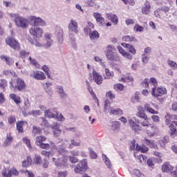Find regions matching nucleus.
<instances>
[{
	"label": "nucleus",
	"mask_w": 177,
	"mask_h": 177,
	"mask_svg": "<svg viewBox=\"0 0 177 177\" xmlns=\"http://www.w3.org/2000/svg\"><path fill=\"white\" fill-rule=\"evenodd\" d=\"M90 151V158H92L93 160H96L97 158V154L95 151H93V149H89Z\"/></svg>",
	"instance_id": "nucleus-57"
},
{
	"label": "nucleus",
	"mask_w": 177,
	"mask_h": 177,
	"mask_svg": "<svg viewBox=\"0 0 177 177\" xmlns=\"http://www.w3.org/2000/svg\"><path fill=\"white\" fill-rule=\"evenodd\" d=\"M10 19L14 20L15 26L21 28H27L28 27V19L24 17L19 16V14L10 13L8 14Z\"/></svg>",
	"instance_id": "nucleus-2"
},
{
	"label": "nucleus",
	"mask_w": 177,
	"mask_h": 177,
	"mask_svg": "<svg viewBox=\"0 0 177 177\" xmlns=\"http://www.w3.org/2000/svg\"><path fill=\"white\" fill-rule=\"evenodd\" d=\"M55 34L57 35V39L59 45L63 44V42H64L63 29L62 28H57L56 29Z\"/></svg>",
	"instance_id": "nucleus-21"
},
{
	"label": "nucleus",
	"mask_w": 177,
	"mask_h": 177,
	"mask_svg": "<svg viewBox=\"0 0 177 177\" xmlns=\"http://www.w3.org/2000/svg\"><path fill=\"white\" fill-rule=\"evenodd\" d=\"M93 17L95 19L96 22L99 26L103 27V26H106V22L104 21V18L102 17V14L95 12L93 13Z\"/></svg>",
	"instance_id": "nucleus-19"
},
{
	"label": "nucleus",
	"mask_w": 177,
	"mask_h": 177,
	"mask_svg": "<svg viewBox=\"0 0 177 177\" xmlns=\"http://www.w3.org/2000/svg\"><path fill=\"white\" fill-rule=\"evenodd\" d=\"M133 99L135 100V102L139 103V102H140V93L136 92L133 95Z\"/></svg>",
	"instance_id": "nucleus-53"
},
{
	"label": "nucleus",
	"mask_w": 177,
	"mask_h": 177,
	"mask_svg": "<svg viewBox=\"0 0 177 177\" xmlns=\"http://www.w3.org/2000/svg\"><path fill=\"white\" fill-rule=\"evenodd\" d=\"M120 125H121L120 122H118V121L113 122L112 126H111L113 131H114L115 132H118V131H120Z\"/></svg>",
	"instance_id": "nucleus-38"
},
{
	"label": "nucleus",
	"mask_w": 177,
	"mask_h": 177,
	"mask_svg": "<svg viewBox=\"0 0 177 177\" xmlns=\"http://www.w3.org/2000/svg\"><path fill=\"white\" fill-rule=\"evenodd\" d=\"M102 160L106 165L107 168H111V161L105 154H102Z\"/></svg>",
	"instance_id": "nucleus-37"
},
{
	"label": "nucleus",
	"mask_w": 177,
	"mask_h": 177,
	"mask_svg": "<svg viewBox=\"0 0 177 177\" xmlns=\"http://www.w3.org/2000/svg\"><path fill=\"white\" fill-rule=\"evenodd\" d=\"M8 123L10 124V125H12V124H15V122H16V117L13 115H10L8 118Z\"/></svg>",
	"instance_id": "nucleus-60"
},
{
	"label": "nucleus",
	"mask_w": 177,
	"mask_h": 177,
	"mask_svg": "<svg viewBox=\"0 0 177 177\" xmlns=\"http://www.w3.org/2000/svg\"><path fill=\"white\" fill-rule=\"evenodd\" d=\"M134 157H136L137 158V160H138V161L140 162V164H142L143 162H146V161L147 160V156H146L143 154L137 155L136 152H134Z\"/></svg>",
	"instance_id": "nucleus-30"
},
{
	"label": "nucleus",
	"mask_w": 177,
	"mask_h": 177,
	"mask_svg": "<svg viewBox=\"0 0 177 177\" xmlns=\"http://www.w3.org/2000/svg\"><path fill=\"white\" fill-rule=\"evenodd\" d=\"M135 39V37H131L129 35H126L122 37V41H124V42H133Z\"/></svg>",
	"instance_id": "nucleus-46"
},
{
	"label": "nucleus",
	"mask_w": 177,
	"mask_h": 177,
	"mask_svg": "<svg viewBox=\"0 0 177 177\" xmlns=\"http://www.w3.org/2000/svg\"><path fill=\"white\" fill-rule=\"evenodd\" d=\"M55 118H56V120H57L58 121H61V122L66 120V118H64V116H63L62 113L60 114L57 113V112L55 113Z\"/></svg>",
	"instance_id": "nucleus-51"
},
{
	"label": "nucleus",
	"mask_w": 177,
	"mask_h": 177,
	"mask_svg": "<svg viewBox=\"0 0 177 177\" xmlns=\"http://www.w3.org/2000/svg\"><path fill=\"white\" fill-rule=\"evenodd\" d=\"M93 75V80L97 84V85H102L103 83V76L100 75L99 73L95 71V69H93L92 72Z\"/></svg>",
	"instance_id": "nucleus-17"
},
{
	"label": "nucleus",
	"mask_w": 177,
	"mask_h": 177,
	"mask_svg": "<svg viewBox=\"0 0 177 177\" xmlns=\"http://www.w3.org/2000/svg\"><path fill=\"white\" fill-rule=\"evenodd\" d=\"M89 37L91 39H97V38H99V32H97L96 30H94L90 32Z\"/></svg>",
	"instance_id": "nucleus-45"
},
{
	"label": "nucleus",
	"mask_w": 177,
	"mask_h": 177,
	"mask_svg": "<svg viewBox=\"0 0 177 177\" xmlns=\"http://www.w3.org/2000/svg\"><path fill=\"white\" fill-rule=\"evenodd\" d=\"M162 172H169V174H171L172 176L177 177V166L176 167V169H174L172 165L168 162H165L162 165Z\"/></svg>",
	"instance_id": "nucleus-7"
},
{
	"label": "nucleus",
	"mask_w": 177,
	"mask_h": 177,
	"mask_svg": "<svg viewBox=\"0 0 177 177\" xmlns=\"http://www.w3.org/2000/svg\"><path fill=\"white\" fill-rule=\"evenodd\" d=\"M45 140H46V138H45L44 136H37L36 138L35 144L37 145V146H40L41 145H42L43 142H45Z\"/></svg>",
	"instance_id": "nucleus-39"
},
{
	"label": "nucleus",
	"mask_w": 177,
	"mask_h": 177,
	"mask_svg": "<svg viewBox=\"0 0 177 177\" xmlns=\"http://www.w3.org/2000/svg\"><path fill=\"white\" fill-rule=\"evenodd\" d=\"M26 82H24V80H23V79L18 77L16 80V85L14 86L13 85V81L11 80L10 82V88L14 89V91H19V92H21V91H24V89H26Z\"/></svg>",
	"instance_id": "nucleus-4"
},
{
	"label": "nucleus",
	"mask_w": 177,
	"mask_h": 177,
	"mask_svg": "<svg viewBox=\"0 0 177 177\" xmlns=\"http://www.w3.org/2000/svg\"><path fill=\"white\" fill-rule=\"evenodd\" d=\"M56 111L53 113L50 109H48L44 111L46 117H48V118H55V117H56Z\"/></svg>",
	"instance_id": "nucleus-35"
},
{
	"label": "nucleus",
	"mask_w": 177,
	"mask_h": 177,
	"mask_svg": "<svg viewBox=\"0 0 177 177\" xmlns=\"http://www.w3.org/2000/svg\"><path fill=\"white\" fill-rule=\"evenodd\" d=\"M24 143H25V145H26L27 147H28L29 150H31V149H32V147H31V143L30 142V140L25 137L22 139Z\"/></svg>",
	"instance_id": "nucleus-49"
},
{
	"label": "nucleus",
	"mask_w": 177,
	"mask_h": 177,
	"mask_svg": "<svg viewBox=\"0 0 177 177\" xmlns=\"http://www.w3.org/2000/svg\"><path fill=\"white\" fill-rule=\"evenodd\" d=\"M8 86V82L6 80H1L0 81V88L5 89Z\"/></svg>",
	"instance_id": "nucleus-58"
},
{
	"label": "nucleus",
	"mask_w": 177,
	"mask_h": 177,
	"mask_svg": "<svg viewBox=\"0 0 177 177\" xmlns=\"http://www.w3.org/2000/svg\"><path fill=\"white\" fill-rule=\"evenodd\" d=\"M29 20L30 21H33V26H35L36 27H38V26H40L41 27H45V26H46V22H45V21L41 17L30 16L29 17Z\"/></svg>",
	"instance_id": "nucleus-12"
},
{
	"label": "nucleus",
	"mask_w": 177,
	"mask_h": 177,
	"mask_svg": "<svg viewBox=\"0 0 177 177\" xmlns=\"http://www.w3.org/2000/svg\"><path fill=\"white\" fill-rule=\"evenodd\" d=\"M167 64H168V66H169V67H171V68H172V70H177V64H176V62L169 59L167 61Z\"/></svg>",
	"instance_id": "nucleus-43"
},
{
	"label": "nucleus",
	"mask_w": 177,
	"mask_h": 177,
	"mask_svg": "<svg viewBox=\"0 0 177 177\" xmlns=\"http://www.w3.org/2000/svg\"><path fill=\"white\" fill-rule=\"evenodd\" d=\"M126 82H133V77L131 76L129 74H127L126 76H124Z\"/></svg>",
	"instance_id": "nucleus-63"
},
{
	"label": "nucleus",
	"mask_w": 177,
	"mask_h": 177,
	"mask_svg": "<svg viewBox=\"0 0 177 177\" xmlns=\"http://www.w3.org/2000/svg\"><path fill=\"white\" fill-rule=\"evenodd\" d=\"M30 77H31L32 78H35V80H37L39 81H42L46 78L45 73H44V72L39 71H32L30 73Z\"/></svg>",
	"instance_id": "nucleus-15"
},
{
	"label": "nucleus",
	"mask_w": 177,
	"mask_h": 177,
	"mask_svg": "<svg viewBox=\"0 0 177 177\" xmlns=\"http://www.w3.org/2000/svg\"><path fill=\"white\" fill-rule=\"evenodd\" d=\"M137 110L138 111V112H142L145 110L146 111L149 113V114H158V111L153 110V108H151L150 104L147 103L145 104L144 108L142 106H138Z\"/></svg>",
	"instance_id": "nucleus-13"
},
{
	"label": "nucleus",
	"mask_w": 177,
	"mask_h": 177,
	"mask_svg": "<svg viewBox=\"0 0 177 177\" xmlns=\"http://www.w3.org/2000/svg\"><path fill=\"white\" fill-rule=\"evenodd\" d=\"M19 171L16 169V168L13 167L10 169H4L2 170L1 174L3 177H12V175H14L15 176H18L19 175Z\"/></svg>",
	"instance_id": "nucleus-14"
},
{
	"label": "nucleus",
	"mask_w": 177,
	"mask_h": 177,
	"mask_svg": "<svg viewBox=\"0 0 177 177\" xmlns=\"http://www.w3.org/2000/svg\"><path fill=\"white\" fill-rule=\"evenodd\" d=\"M29 42H30V44L35 45V46H37L38 48H44V44L35 41V42H33L32 40H30Z\"/></svg>",
	"instance_id": "nucleus-55"
},
{
	"label": "nucleus",
	"mask_w": 177,
	"mask_h": 177,
	"mask_svg": "<svg viewBox=\"0 0 177 177\" xmlns=\"http://www.w3.org/2000/svg\"><path fill=\"white\" fill-rule=\"evenodd\" d=\"M151 118L153 122H160V117L157 115H153Z\"/></svg>",
	"instance_id": "nucleus-62"
},
{
	"label": "nucleus",
	"mask_w": 177,
	"mask_h": 177,
	"mask_svg": "<svg viewBox=\"0 0 177 177\" xmlns=\"http://www.w3.org/2000/svg\"><path fill=\"white\" fill-rule=\"evenodd\" d=\"M68 28L69 32H75V34H78V23L74 19H71Z\"/></svg>",
	"instance_id": "nucleus-18"
},
{
	"label": "nucleus",
	"mask_w": 177,
	"mask_h": 177,
	"mask_svg": "<svg viewBox=\"0 0 177 177\" xmlns=\"http://www.w3.org/2000/svg\"><path fill=\"white\" fill-rule=\"evenodd\" d=\"M131 174L133 175H135V176L136 177H145L143 172L139 170V169H133V171H131Z\"/></svg>",
	"instance_id": "nucleus-36"
},
{
	"label": "nucleus",
	"mask_w": 177,
	"mask_h": 177,
	"mask_svg": "<svg viewBox=\"0 0 177 177\" xmlns=\"http://www.w3.org/2000/svg\"><path fill=\"white\" fill-rule=\"evenodd\" d=\"M73 146H81V142H77L74 140H71V144L68 146V149H73Z\"/></svg>",
	"instance_id": "nucleus-48"
},
{
	"label": "nucleus",
	"mask_w": 177,
	"mask_h": 177,
	"mask_svg": "<svg viewBox=\"0 0 177 177\" xmlns=\"http://www.w3.org/2000/svg\"><path fill=\"white\" fill-rule=\"evenodd\" d=\"M57 92L59 93V95L62 99H66L67 97V94L64 93V90L63 89V86H57L56 88Z\"/></svg>",
	"instance_id": "nucleus-32"
},
{
	"label": "nucleus",
	"mask_w": 177,
	"mask_h": 177,
	"mask_svg": "<svg viewBox=\"0 0 177 177\" xmlns=\"http://www.w3.org/2000/svg\"><path fill=\"white\" fill-rule=\"evenodd\" d=\"M129 125L131 131H133L136 135H139L140 133V131H142V126L136 124L133 120L129 119Z\"/></svg>",
	"instance_id": "nucleus-9"
},
{
	"label": "nucleus",
	"mask_w": 177,
	"mask_h": 177,
	"mask_svg": "<svg viewBox=\"0 0 177 177\" xmlns=\"http://www.w3.org/2000/svg\"><path fill=\"white\" fill-rule=\"evenodd\" d=\"M3 74L6 77H15L16 75V73L15 71H10L9 70H5Z\"/></svg>",
	"instance_id": "nucleus-47"
},
{
	"label": "nucleus",
	"mask_w": 177,
	"mask_h": 177,
	"mask_svg": "<svg viewBox=\"0 0 177 177\" xmlns=\"http://www.w3.org/2000/svg\"><path fill=\"white\" fill-rule=\"evenodd\" d=\"M28 60H30L31 64H33V66H35L36 68H40L41 66L38 62H37V60L31 58V57H28Z\"/></svg>",
	"instance_id": "nucleus-50"
},
{
	"label": "nucleus",
	"mask_w": 177,
	"mask_h": 177,
	"mask_svg": "<svg viewBox=\"0 0 177 177\" xmlns=\"http://www.w3.org/2000/svg\"><path fill=\"white\" fill-rule=\"evenodd\" d=\"M88 169V160L83 159L79 162L74 169L75 174H82Z\"/></svg>",
	"instance_id": "nucleus-5"
},
{
	"label": "nucleus",
	"mask_w": 177,
	"mask_h": 177,
	"mask_svg": "<svg viewBox=\"0 0 177 177\" xmlns=\"http://www.w3.org/2000/svg\"><path fill=\"white\" fill-rule=\"evenodd\" d=\"M143 88H148V91L151 92L152 96H162L167 93V89L163 87L157 88V80L154 77H151L150 80L146 78L141 83Z\"/></svg>",
	"instance_id": "nucleus-1"
},
{
	"label": "nucleus",
	"mask_w": 177,
	"mask_h": 177,
	"mask_svg": "<svg viewBox=\"0 0 177 177\" xmlns=\"http://www.w3.org/2000/svg\"><path fill=\"white\" fill-rule=\"evenodd\" d=\"M145 142L147 146H149V147H151V149H157L158 147L157 143H156L154 140L145 139Z\"/></svg>",
	"instance_id": "nucleus-33"
},
{
	"label": "nucleus",
	"mask_w": 177,
	"mask_h": 177,
	"mask_svg": "<svg viewBox=\"0 0 177 177\" xmlns=\"http://www.w3.org/2000/svg\"><path fill=\"white\" fill-rule=\"evenodd\" d=\"M136 115H137V117H138L139 118H142V120H149V116H147V115H146V113H145V111H142V112H137Z\"/></svg>",
	"instance_id": "nucleus-41"
},
{
	"label": "nucleus",
	"mask_w": 177,
	"mask_h": 177,
	"mask_svg": "<svg viewBox=\"0 0 177 177\" xmlns=\"http://www.w3.org/2000/svg\"><path fill=\"white\" fill-rule=\"evenodd\" d=\"M10 97L16 103V104H20L21 103V99L15 93L10 94Z\"/></svg>",
	"instance_id": "nucleus-34"
},
{
	"label": "nucleus",
	"mask_w": 177,
	"mask_h": 177,
	"mask_svg": "<svg viewBox=\"0 0 177 177\" xmlns=\"http://www.w3.org/2000/svg\"><path fill=\"white\" fill-rule=\"evenodd\" d=\"M32 132L33 133H35V135L38 134V133H41V128L39 127H37L35 126L32 127Z\"/></svg>",
	"instance_id": "nucleus-64"
},
{
	"label": "nucleus",
	"mask_w": 177,
	"mask_h": 177,
	"mask_svg": "<svg viewBox=\"0 0 177 177\" xmlns=\"http://www.w3.org/2000/svg\"><path fill=\"white\" fill-rule=\"evenodd\" d=\"M151 10V6L150 5V2L145 1L142 8V15H147L150 13V10Z\"/></svg>",
	"instance_id": "nucleus-22"
},
{
	"label": "nucleus",
	"mask_w": 177,
	"mask_h": 177,
	"mask_svg": "<svg viewBox=\"0 0 177 177\" xmlns=\"http://www.w3.org/2000/svg\"><path fill=\"white\" fill-rule=\"evenodd\" d=\"M6 44L9 45L10 48H12V49H15V50H19V49H20V44H19V41L15 40L13 37L6 38Z\"/></svg>",
	"instance_id": "nucleus-10"
},
{
	"label": "nucleus",
	"mask_w": 177,
	"mask_h": 177,
	"mask_svg": "<svg viewBox=\"0 0 177 177\" xmlns=\"http://www.w3.org/2000/svg\"><path fill=\"white\" fill-rule=\"evenodd\" d=\"M169 133L171 135V138H176L177 136V131H176V127H175V125H174V124H170L169 125Z\"/></svg>",
	"instance_id": "nucleus-28"
},
{
	"label": "nucleus",
	"mask_w": 177,
	"mask_h": 177,
	"mask_svg": "<svg viewBox=\"0 0 177 177\" xmlns=\"http://www.w3.org/2000/svg\"><path fill=\"white\" fill-rule=\"evenodd\" d=\"M44 38L46 39V43L44 44V48L46 49H49L52 45H53V40H52V34L46 33L44 35Z\"/></svg>",
	"instance_id": "nucleus-20"
},
{
	"label": "nucleus",
	"mask_w": 177,
	"mask_h": 177,
	"mask_svg": "<svg viewBox=\"0 0 177 177\" xmlns=\"http://www.w3.org/2000/svg\"><path fill=\"white\" fill-rule=\"evenodd\" d=\"M41 127H44V128H50V124H49V122H48V121L45 118H41Z\"/></svg>",
	"instance_id": "nucleus-42"
},
{
	"label": "nucleus",
	"mask_w": 177,
	"mask_h": 177,
	"mask_svg": "<svg viewBox=\"0 0 177 177\" xmlns=\"http://www.w3.org/2000/svg\"><path fill=\"white\" fill-rule=\"evenodd\" d=\"M41 70L44 71L45 74L48 76V78H50V74H49V67H48V66L44 65L41 66Z\"/></svg>",
	"instance_id": "nucleus-52"
},
{
	"label": "nucleus",
	"mask_w": 177,
	"mask_h": 177,
	"mask_svg": "<svg viewBox=\"0 0 177 177\" xmlns=\"http://www.w3.org/2000/svg\"><path fill=\"white\" fill-rule=\"evenodd\" d=\"M131 150H136L137 151H141V153H147L149 151V147L142 145L140 146L138 144L135 143V141L131 142V145H130Z\"/></svg>",
	"instance_id": "nucleus-11"
},
{
	"label": "nucleus",
	"mask_w": 177,
	"mask_h": 177,
	"mask_svg": "<svg viewBox=\"0 0 177 177\" xmlns=\"http://www.w3.org/2000/svg\"><path fill=\"white\" fill-rule=\"evenodd\" d=\"M12 140H13V138H12V136L9 135H7L6 139L4 141L3 146H4V147H6V146H9V145L12 143Z\"/></svg>",
	"instance_id": "nucleus-40"
},
{
	"label": "nucleus",
	"mask_w": 177,
	"mask_h": 177,
	"mask_svg": "<svg viewBox=\"0 0 177 177\" xmlns=\"http://www.w3.org/2000/svg\"><path fill=\"white\" fill-rule=\"evenodd\" d=\"M106 17L108 19H111V21L115 24V26H117L118 24V17L114 14L109 13L106 15Z\"/></svg>",
	"instance_id": "nucleus-29"
},
{
	"label": "nucleus",
	"mask_w": 177,
	"mask_h": 177,
	"mask_svg": "<svg viewBox=\"0 0 177 177\" xmlns=\"http://www.w3.org/2000/svg\"><path fill=\"white\" fill-rule=\"evenodd\" d=\"M41 156H45V157H52V156H53V153H52L51 151H42L41 152Z\"/></svg>",
	"instance_id": "nucleus-59"
},
{
	"label": "nucleus",
	"mask_w": 177,
	"mask_h": 177,
	"mask_svg": "<svg viewBox=\"0 0 177 177\" xmlns=\"http://www.w3.org/2000/svg\"><path fill=\"white\" fill-rule=\"evenodd\" d=\"M17 130L19 133H23L24 132V129L23 127L27 124V122L26 121H18L17 122Z\"/></svg>",
	"instance_id": "nucleus-26"
},
{
	"label": "nucleus",
	"mask_w": 177,
	"mask_h": 177,
	"mask_svg": "<svg viewBox=\"0 0 177 177\" xmlns=\"http://www.w3.org/2000/svg\"><path fill=\"white\" fill-rule=\"evenodd\" d=\"M134 31L136 32H143L145 31V28L138 24L134 26Z\"/></svg>",
	"instance_id": "nucleus-44"
},
{
	"label": "nucleus",
	"mask_w": 177,
	"mask_h": 177,
	"mask_svg": "<svg viewBox=\"0 0 177 177\" xmlns=\"http://www.w3.org/2000/svg\"><path fill=\"white\" fill-rule=\"evenodd\" d=\"M118 50L123 56V57H126V59H129V60H132V55L131 53L125 51V50L122 49V47L121 46H118Z\"/></svg>",
	"instance_id": "nucleus-23"
},
{
	"label": "nucleus",
	"mask_w": 177,
	"mask_h": 177,
	"mask_svg": "<svg viewBox=\"0 0 177 177\" xmlns=\"http://www.w3.org/2000/svg\"><path fill=\"white\" fill-rule=\"evenodd\" d=\"M149 59H150V57H149V55H146L145 54H143L142 55V63H145V64L149 62Z\"/></svg>",
	"instance_id": "nucleus-61"
},
{
	"label": "nucleus",
	"mask_w": 177,
	"mask_h": 177,
	"mask_svg": "<svg viewBox=\"0 0 177 177\" xmlns=\"http://www.w3.org/2000/svg\"><path fill=\"white\" fill-rule=\"evenodd\" d=\"M105 56L109 62H121V57L117 54V48L114 46H106Z\"/></svg>",
	"instance_id": "nucleus-3"
},
{
	"label": "nucleus",
	"mask_w": 177,
	"mask_h": 177,
	"mask_svg": "<svg viewBox=\"0 0 177 177\" xmlns=\"http://www.w3.org/2000/svg\"><path fill=\"white\" fill-rule=\"evenodd\" d=\"M109 114H113V115H123L124 112L120 108H116V109L111 108L109 111Z\"/></svg>",
	"instance_id": "nucleus-27"
},
{
	"label": "nucleus",
	"mask_w": 177,
	"mask_h": 177,
	"mask_svg": "<svg viewBox=\"0 0 177 177\" xmlns=\"http://www.w3.org/2000/svg\"><path fill=\"white\" fill-rule=\"evenodd\" d=\"M141 125L142 127L149 128V127H151V124H150V122L149 121V118L148 120H144V121L141 122Z\"/></svg>",
	"instance_id": "nucleus-54"
},
{
	"label": "nucleus",
	"mask_w": 177,
	"mask_h": 177,
	"mask_svg": "<svg viewBox=\"0 0 177 177\" xmlns=\"http://www.w3.org/2000/svg\"><path fill=\"white\" fill-rule=\"evenodd\" d=\"M121 45L123 46V48H126V49L128 50L129 53H131V55H136V50L134 47H133L132 45L127 43H122Z\"/></svg>",
	"instance_id": "nucleus-25"
},
{
	"label": "nucleus",
	"mask_w": 177,
	"mask_h": 177,
	"mask_svg": "<svg viewBox=\"0 0 177 177\" xmlns=\"http://www.w3.org/2000/svg\"><path fill=\"white\" fill-rule=\"evenodd\" d=\"M29 32L30 35H32L33 37H35L36 38H41L42 37V34H44V30L42 28L36 26H32Z\"/></svg>",
	"instance_id": "nucleus-8"
},
{
	"label": "nucleus",
	"mask_w": 177,
	"mask_h": 177,
	"mask_svg": "<svg viewBox=\"0 0 177 177\" xmlns=\"http://www.w3.org/2000/svg\"><path fill=\"white\" fill-rule=\"evenodd\" d=\"M105 75L104 76V80H110V78H113L114 77V73L110 71V69L105 68Z\"/></svg>",
	"instance_id": "nucleus-31"
},
{
	"label": "nucleus",
	"mask_w": 177,
	"mask_h": 177,
	"mask_svg": "<svg viewBox=\"0 0 177 177\" xmlns=\"http://www.w3.org/2000/svg\"><path fill=\"white\" fill-rule=\"evenodd\" d=\"M158 132H159L158 127H157L155 124L151 125L150 128L148 127L146 129V133L147 136H149V137L156 136V135L158 134Z\"/></svg>",
	"instance_id": "nucleus-16"
},
{
	"label": "nucleus",
	"mask_w": 177,
	"mask_h": 177,
	"mask_svg": "<svg viewBox=\"0 0 177 177\" xmlns=\"http://www.w3.org/2000/svg\"><path fill=\"white\" fill-rule=\"evenodd\" d=\"M1 60L5 62L8 66H12V64H15V59L13 58L8 57L6 55H1L0 56Z\"/></svg>",
	"instance_id": "nucleus-24"
},
{
	"label": "nucleus",
	"mask_w": 177,
	"mask_h": 177,
	"mask_svg": "<svg viewBox=\"0 0 177 177\" xmlns=\"http://www.w3.org/2000/svg\"><path fill=\"white\" fill-rule=\"evenodd\" d=\"M68 160V156H63L62 158H60V155L58 156V158H53V161L55 162L56 167H67L68 164L67 161Z\"/></svg>",
	"instance_id": "nucleus-6"
},
{
	"label": "nucleus",
	"mask_w": 177,
	"mask_h": 177,
	"mask_svg": "<svg viewBox=\"0 0 177 177\" xmlns=\"http://www.w3.org/2000/svg\"><path fill=\"white\" fill-rule=\"evenodd\" d=\"M115 91H124V86L122 84H117L113 86Z\"/></svg>",
	"instance_id": "nucleus-56"
}]
</instances>
